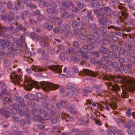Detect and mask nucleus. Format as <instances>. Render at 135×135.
<instances>
[{
	"label": "nucleus",
	"instance_id": "ea45409f",
	"mask_svg": "<svg viewBox=\"0 0 135 135\" xmlns=\"http://www.w3.org/2000/svg\"><path fill=\"white\" fill-rule=\"evenodd\" d=\"M122 97L123 98H127L128 97L127 94V92L125 90L122 89V93L121 94Z\"/></svg>",
	"mask_w": 135,
	"mask_h": 135
},
{
	"label": "nucleus",
	"instance_id": "7ed1b4c3",
	"mask_svg": "<svg viewBox=\"0 0 135 135\" xmlns=\"http://www.w3.org/2000/svg\"><path fill=\"white\" fill-rule=\"evenodd\" d=\"M41 85L43 90L45 91L56 90L58 88V86L55 84L45 81L41 82Z\"/></svg>",
	"mask_w": 135,
	"mask_h": 135
},
{
	"label": "nucleus",
	"instance_id": "5fc2aeb1",
	"mask_svg": "<svg viewBox=\"0 0 135 135\" xmlns=\"http://www.w3.org/2000/svg\"><path fill=\"white\" fill-rule=\"evenodd\" d=\"M71 60L75 63H77L80 60L79 59L74 56H72L71 58Z\"/></svg>",
	"mask_w": 135,
	"mask_h": 135
},
{
	"label": "nucleus",
	"instance_id": "f3484780",
	"mask_svg": "<svg viewBox=\"0 0 135 135\" xmlns=\"http://www.w3.org/2000/svg\"><path fill=\"white\" fill-rule=\"evenodd\" d=\"M99 10L103 13L109 12L112 11V9L109 7L106 6L100 8Z\"/></svg>",
	"mask_w": 135,
	"mask_h": 135
},
{
	"label": "nucleus",
	"instance_id": "0e129e2a",
	"mask_svg": "<svg viewBox=\"0 0 135 135\" xmlns=\"http://www.w3.org/2000/svg\"><path fill=\"white\" fill-rule=\"evenodd\" d=\"M8 18V17L6 15H1L0 16V19L1 20L6 21Z\"/></svg>",
	"mask_w": 135,
	"mask_h": 135
},
{
	"label": "nucleus",
	"instance_id": "37998d69",
	"mask_svg": "<svg viewBox=\"0 0 135 135\" xmlns=\"http://www.w3.org/2000/svg\"><path fill=\"white\" fill-rule=\"evenodd\" d=\"M46 26L45 28H47V30L49 31L51 30L53 28V26L52 25H49L47 23H46L45 24Z\"/></svg>",
	"mask_w": 135,
	"mask_h": 135
},
{
	"label": "nucleus",
	"instance_id": "13d9d810",
	"mask_svg": "<svg viewBox=\"0 0 135 135\" xmlns=\"http://www.w3.org/2000/svg\"><path fill=\"white\" fill-rule=\"evenodd\" d=\"M39 5L41 7H42L43 6L47 7L49 6V4L47 2L45 1H42V4Z\"/></svg>",
	"mask_w": 135,
	"mask_h": 135
},
{
	"label": "nucleus",
	"instance_id": "7c9ffc66",
	"mask_svg": "<svg viewBox=\"0 0 135 135\" xmlns=\"http://www.w3.org/2000/svg\"><path fill=\"white\" fill-rule=\"evenodd\" d=\"M61 17L64 18H67L70 16L69 14L66 11H61Z\"/></svg>",
	"mask_w": 135,
	"mask_h": 135
},
{
	"label": "nucleus",
	"instance_id": "8fccbe9b",
	"mask_svg": "<svg viewBox=\"0 0 135 135\" xmlns=\"http://www.w3.org/2000/svg\"><path fill=\"white\" fill-rule=\"evenodd\" d=\"M86 122V121L81 118L79 119L78 123L79 125H82Z\"/></svg>",
	"mask_w": 135,
	"mask_h": 135
},
{
	"label": "nucleus",
	"instance_id": "e433bc0d",
	"mask_svg": "<svg viewBox=\"0 0 135 135\" xmlns=\"http://www.w3.org/2000/svg\"><path fill=\"white\" fill-rule=\"evenodd\" d=\"M56 105L57 109L58 110H61L64 108L63 105L60 102L57 103L56 104Z\"/></svg>",
	"mask_w": 135,
	"mask_h": 135
},
{
	"label": "nucleus",
	"instance_id": "9d476101",
	"mask_svg": "<svg viewBox=\"0 0 135 135\" xmlns=\"http://www.w3.org/2000/svg\"><path fill=\"white\" fill-rule=\"evenodd\" d=\"M13 45L9 41V57H13L15 54L16 53L14 48L12 46Z\"/></svg>",
	"mask_w": 135,
	"mask_h": 135
},
{
	"label": "nucleus",
	"instance_id": "412c9836",
	"mask_svg": "<svg viewBox=\"0 0 135 135\" xmlns=\"http://www.w3.org/2000/svg\"><path fill=\"white\" fill-rule=\"evenodd\" d=\"M16 31L18 32L20 30L23 31H25L26 30V28L25 27H23L21 25L19 24L15 29Z\"/></svg>",
	"mask_w": 135,
	"mask_h": 135
},
{
	"label": "nucleus",
	"instance_id": "6e6d98bb",
	"mask_svg": "<svg viewBox=\"0 0 135 135\" xmlns=\"http://www.w3.org/2000/svg\"><path fill=\"white\" fill-rule=\"evenodd\" d=\"M50 7H51L52 8L56 9L57 7V6L56 4L54 2H51L50 4Z\"/></svg>",
	"mask_w": 135,
	"mask_h": 135
},
{
	"label": "nucleus",
	"instance_id": "cd10ccee",
	"mask_svg": "<svg viewBox=\"0 0 135 135\" xmlns=\"http://www.w3.org/2000/svg\"><path fill=\"white\" fill-rule=\"evenodd\" d=\"M1 113L2 116L4 117L5 118L8 117V111H5L4 109L1 110Z\"/></svg>",
	"mask_w": 135,
	"mask_h": 135
},
{
	"label": "nucleus",
	"instance_id": "680f3d73",
	"mask_svg": "<svg viewBox=\"0 0 135 135\" xmlns=\"http://www.w3.org/2000/svg\"><path fill=\"white\" fill-rule=\"evenodd\" d=\"M90 5L91 7L93 8H98V6L97 4L95 2H91Z\"/></svg>",
	"mask_w": 135,
	"mask_h": 135
},
{
	"label": "nucleus",
	"instance_id": "0eeeda50",
	"mask_svg": "<svg viewBox=\"0 0 135 135\" xmlns=\"http://www.w3.org/2000/svg\"><path fill=\"white\" fill-rule=\"evenodd\" d=\"M47 68L48 69L55 71L58 73H60L62 71V68L60 67L58 65L49 66H47Z\"/></svg>",
	"mask_w": 135,
	"mask_h": 135
},
{
	"label": "nucleus",
	"instance_id": "ddd939ff",
	"mask_svg": "<svg viewBox=\"0 0 135 135\" xmlns=\"http://www.w3.org/2000/svg\"><path fill=\"white\" fill-rule=\"evenodd\" d=\"M3 66L4 73L6 74H8V59L5 60L3 62Z\"/></svg>",
	"mask_w": 135,
	"mask_h": 135
},
{
	"label": "nucleus",
	"instance_id": "9b49d317",
	"mask_svg": "<svg viewBox=\"0 0 135 135\" xmlns=\"http://www.w3.org/2000/svg\"><path fill=\"white\" fill-rule=\"evenodd\" d=\"M107 18H101L98 20L99 26H102L105 27L107 26L106 24L107 23Z\"/></svg>",
	"mask_w": 135,
	"mask_h": 135
},
{
	"label": "nucleus",
	"instance_id": "774afa93",
	"mask_svg": "<svg viewBox=\"0 0 135 135\" xmlns=\"http://www.w3.org/2000/svg\"><path fill=\"white\" fill-rule=\"evenodd\" d=\"M118 2L116 0H114L113 1L110 2L109 3L110 5L112 6H114L117 4Z\"/></svg>",
	"mask_w": 135,
	"mask_h": 135
},
{
	"label": "nucleus",
	"instance_id": "f704fd0d",
	"mask_svg": "<svg viewBox=\"0 0 135 135\" xmlns=\"http://www.w3.org/2000/svg\"><path fill=\"white\" fill-rule=\"evenodd\" d=\"M19 107L18 104L14 103L9 105V109H18Z\"/></svg>",
	"mask_w": 135,
	"mask_h": 135
},
{
	"label": "nucleus",
	"instance_id": "603ef678",
	"mask_svg": "<svg viewBox=\"0 0 135 135\" xmlns=\"http://www.w3.org/2000/svg\"><path fill=\"white\" fill-rule=\"evenodd\" d=\"M76 3L77 4L78 7L80 8H83L84 7L83 4L80 2L79 1H77Z\"/></svg>",
	"mask_w": 135,
	"mask_h": 135
},
{
	"label": "nucleus",
	"instance_id": "bb28decb",
	"mask_svg": "<svg viewBox=\"0 0 135 135\" xmlns=\"http://www.w3.org/2000/svg\"><path fill=\"white\" fill-rule=\"evenodd\" d=\"M129 50H128L127 49L126 50V52H127V54L128 55H129L130 54H131V53L130 51V50L133 51L135 50V46L134 45H130L129 46Z\"/></svg>",
	"mask_w": 135,
	"mask_h": 135
},
{
	"label": "nucleus",
	"instance_id": "69168bd1",
	"mask_svg": "<svg viewBox=\"0 0 135 135\" xmlns=\"http://www.w3.org/2000/svg\"><path fill=\"white\" fill-rule=\"evenodd\" d=\"M49 22L50 24H52V25L53 26L56 25V22L55 20L53 18L50 19Z\"/></svg>",
	"mask_w": 135,
	"mask_h": 135
},
{
	"label": "nucleus",
	"instance_id": "393cba45",
	"mask_svg": "<svg viewBox=\"0 0 135 135\" xmlns=\"http://www.w3.org/2000/svg\"><path fill=\"white\" fill-rule=\"evenodd\" d=\"M24 97L26 99L29 100H33L35 99L34 95L30 93H28L27 95H25Z\"/></svg>",
	"mask_w": 135,
	"mask_h": 135
},
{
	"label": "nucleus",
	"instance_id": "2eb2a0df",
	"mask_svg": "<svg viewBox=\"0 0 135 135\" xmlns=\"http://www.w3.org/2000/svg\"><path fill=\"white\" fill-rule=\"evenodd\" d=\"M62 118L65 119L67 122L71 121L73 120V118L72 117L70 116L68 114L65 113H63Z\"/></svg>",
	"mask_w": 135,
	"mask_h": 135
},
{
	"label": "nucleus",
	"instance_id": "a18cd8bd",
	"mask_svg": "<svg viewBox=\"0 0 135 135\" xmlns=\"http://www.w3.org/2000/svg\"><path fill=\"white\" fill-rule=\"evenodd\" d=\"M109 131L115 134L117 132V130L115 127L112 126L110 127Z\"/></svg>",
	"mask_w": 135,
	"mask_h": 135
},
{
	"label": "nucleus",
	"instance_id": "aec40b11",
	"mask_svg": "<svg viewBox=\"0 0 135 135\" xmlns=\"http://www.w3.org/2000/svg\"><path fill=\"white\" fill-rule=\"evenodd\" d=\"M90 29L91 30L92 32L98 31L99 28L97 26V25L94 23H91L89 26Z\"/></svg>",
	"mask_w": 135,
	"mask_h": 135
},
{
	"label": "nucleus",
	"instance_id": "a878e982",
	"mask_svg": "<svg viewBox=\"0 0 135 135\" xmlns=\"http://www.w3.org/2000/svg\"><path fill=\"white\" fill-rule=\"evenodd\" d=\"M40 45L43 47H49L50 45L49 43H46L45 41V38L43 40L40 41Z\"/></svg>",
	"mask_w": 135,
	"mask_h": 135
},
{
	"label": "nucleus",
	"instance_id": "864d4df0",
	"mask_svg": "<svg viewBox=\"0 0 135 135\" xmlns=\"http://www.w3.org/2000/svg\"><path fill=\"white\" fill-rule=\"evenodd\" d=\"M78 131L77 129L74 128L71 130V132H70L69 134L71 135H74L75 134H76Z\"/></svg>",
	"mask_w": 135,
	"mask_h": 135
},
{
	"label": "nucleus",
	"instance_id": "f8f14e48",
	"mask_svg": "<svg viewBox=\"0 0 135 135\" xmlns=\"http://www.w3.org/2000/svg\"><path fill=\"white\" fill-rule=\"evenodd\" d=\"M32 71L35 72H41L45 71L47 70L46 68H44L42 67L39 66L38 67L37 66L33 65L31 68Z\"/></svg>",
	"mask_w": 135,
	"mask_h": 135
},
{
	"label": "nucleus",
	"instance_id": "20e7f679",
	"mask_svg": "<svg viewBox=\"0 0 135 135\" xmlns=\"http://www.w3.org/2000/svg\"><path fill=\"white\" fill-rule=\"evenodd\" d=\"M10 79L12 80V81L15 84H16L19 85L20 84V81H21L22 75H18L15 74L14 73H12L9 76Z\"/></svg>",
	"mask_w": 135,
	"mask_h": 135
},
{
	"label": "nucleus",
	"instance_id": "4d7b16f0",
	"mask_svg": "<svg viewBox=\"0 0 135 135\" xmlns=\"http://www.w3.org/2000/svg\"><path fill=\"white\" fill-rule=\"evenodd\" d=\"M74 88V85L71 84H68L66 86V88L67 89H73Z\"/></svg>",
	"mask_w": 135,
	"mask_h": 135
},
{
	"label": "nucleus",
	"instance_id": "4be33fe9",
	"mask_svg": "<svg viewBox=\"0 0 135 135\" xmlns=\"http://www.w3.org/2000/svg\"><path fill=\"white\" fill-rule=\"evenodd\" d=\"M42 106L48 110H51L52 108V105L48 103L45 102H44L42 104Z\"/></svg>",
	"mask_w": 135,
	"mask_h": 135
},
{
	"label": "nucleus",
	"instance_id": "72a5a7b5",
	"mask_svg": "<svg viewBox=\"0 0 135 135\" xmlns=\"http://www.w3.org/2000/svg\"><path fill=\"white\" fill-rule=\"evenodd\" d=\"M117 50L118 51H119V53L121 55H123L125 54L127 52H124V49L122 48L121 46H118L117 47Z\"/></svg>",
	"mask_w": 135,
	"mask_h": 135
},
{
	"label": "nucleus",
	"instance_id": "3c124183",
	"mask_svg": "<svg viewBox=\"0 0 135 135\" xmlns=\"http://www.w3.org/2000/svg\"><path fill=\"white\" fill-rule=\"evenodd\" d=\"M110 40L108 38H104L103 40V44L104 45L108 44L110 43Z\"/></svg>",
	"mask_w": 135,
	"mask_h": 135
},
{
	"label": "nucleus",
	"instance_id": "338daca9",
	"mask_svg": "<svg viewBox=\"0 0 135 135\" xmlns=\"http://www.w3.org/2000/svg\"><path fill=\"white\" fill-rule=\"evenodd\" d=\"M25 35L24 33L20 37V40L22 42H24L25 41Z\"/></svg>",
	"mask_w": 135,
	"mask_h": 135
},
{
	"label": "nucleus",
	"instance_id": "f257e3e1",
	"mask_svg": "<svg viewBox=\"0 0 135 135\" xmlns=\"http://www.w3.org/2000/svg\"><path fill=\"white\" fill-rule=\"evenodd\" d=\"M103 78L104 80L110 81L111 80L114 82H122L127 84L129 87L132 89H135V83L134 80L129 79L125 76H120L119 75L114 76L105 75Z\"/></svg>",
	"mask_w": 135,
	"mask_h": 135
},
{
	"label": "nucleus",
	"instance_id": "c9c22d12",
	"mask_svg": "<svg viewBox=\"0 0 135 135\" xmlns=\"http://www.w3.org/2000/svg\"><path fill=\"white\" fill-rule=\"evenodd\" d=\"M50 131L54 133L57 132L60 133L61 132V131L57 127H55L51 128L50 129Z\"/></svg>",
	"mask_w": 135,
	"mask_h": 135
},
{
	"label": "nucleus",
	"instance_id": "f03ea898",
	"mask_svg": "<svg viewBox=\"0 0 135 135\" xmlns=\"http://www.w3.org/2000/svg\"><path fill=\"white\" fill-rule=\"evenodd\" d=\"M8 30V27L5 26H0V36L1 37L4 36L5 40H0V46H1L3 48L6 47V45L8 42V35L7 34L5 36V33Z\"/></svg>",
	"mask_w": 135,
	"mask_h": 135
},
{
	"label": "nucleus",
	"instance_id": "b1692460",
	"mask_svg": "<svg viewBox=\"0 0 135 135\" xmlns=\"http://www.w3.org/2000/svg\"><path fill=\"white\" fill-rule=\"evenodd\" d=\"M99 51L102 53L107 54L109 51V50L107 48L102 46L99 48Z\"/></svg>",
	"mask_w": 135,
	"mask_h": 135
},
{
	"label": "nucleus",
	"instance_id": "c03bdc74",
	"mask_svg": "<svg viewBox=\"0 0 135 135\" xmlns=\"http://www.w3.org/2000/svg\"><path fill=\"white\" fill-rule=\"evenodd\" d=\"M40 115H37L33 116L32 120L33 122H36L39 120Z\"/></svg>",
	"mask_w": 135,
	"mask_h": 135
},
{
	"label": "nucleus",
	"instance_id": "5701e85b",
	"mask_svg": "<svg viewBox=\"0 0 135 135\" xmlns=\"http://www.w3.org/2000/svg\"><path fill=\"white\" fill-rule=\"evenodd\" d=\"M75 105H71L70 108V112L72 114L76 115L77 114L76 109L75 108Z\"/></svg>",
	"mask_w": 135,
	"mask_h": 135
},
{
	"label": "nucleus",
	"instance_id": "49530a36",
	"mask_svg": "<svg viewBox=\"0 0 135 135\" xmlns=\"http://www.w3.org/2000/svg\"><path fill=\"white\" fill-rule=\"evenodd\" d=\"M99 31L103 33H105L107 31L106 28L105 27H100L99 28Z\"/></svg>",
	"mask_w": 135,
	"mask_h": 135
},
{
	"label": "nucleus",
	"instance_id": "58836bf2",
	"mask_svg": "<svg viewBox=\"0 0 135 135\" xmlns=\"http://www.w3.org/2000/svg\"><path fill=\"white\" fill-rule=\"evenodd\" d=\"M48 58V55L45 52H44L42 54L41 57V58L42 59L45 60H47Z\"/></svg>",
	"mask_w": 135,
	"mask_h": 135
},
{
	"label": "nucleus",
	"instance_id": "423d86ee",
	"mask_svg": "<svg viewBox=\"0 0 135 135\" xmlns=\"http://www.w3.org/2000/svg\"><path fill=\"white\" fill-rule=\"evenodd\" d=\"M46 12L48 14L51 15L54 17H55L58 13V9L52 8H47L46 9Z\"/></svg>",
	"mask_w": 135,
	"mask_h": 135
},
{
	"label": "nucleus",
	"instance_id": "4468645a",
	"mask_svg": "<svg viewBox=\"0 0 135 135\" xmlns=\"http://www.w3.org/2000/svg\"><path fill=\"white\" fill-rule=\"evenodd\" d=\"M114 35L120 36L122 35L124 38H125L126 37L127 38H128L129 37L130 38V37L131 36L129 34H127L123 33V32H122L119 31H116L114 32Z\"/></svg>",
	"mask_w": 135,
	"mask_h": 135
},
{
	"label": "nucleus",
	"instance_id": "6ab92c4d",
	"mask_svg": "<svg viewBox=\"0 0 135 135\" xmlns=\"http://www.w3.org/2000/svg\"><path fill=\"white\" fill-rule=\"evenodd\" d=\"M108 85L109 86H112L113 90L115 91H117L120 89V87L119 86L117 85H112V83L109 82L108 83Z\"/></svg>",
	"mask_w": 135,
	"mask_h": 135
},
{
	"label": "nucleus",
	"instance_id": "473e14b6",
	"mask_svg": "<svg viewBox=\"0 0 135 135\" xmlns=\"http://www.w3.org/2000/svg\"><path fill=\"white\" fill-rule=\"evenodd\" d=\"M47 52L51 55H53L55 53V51L54 49L52 47H50L47 49Z\"/></svg>",
	"mask_w": 135,
	"mask_h": 135
},
{
	"label": "nucleus",
	"instance_id": "c756f323",
	"mask_svg": "<svg viewBox=\"0 0 135 135\" xmlns=\"http://www.w3.org/2000/svg\"><path fill=\"white\" fill-rule=\"evenodd\" d=\"M117 122L120 127H123L124 124V121L120 118H118L117 119Z\"/></svg>",
	"mask_w": 135,
	"mask_h": 135
},
{
	"label": "nucleus",
	"instance_id": "39448f33",
	"mask_svg": "<svg viewBox=\"0 0 135 135\" xmlns=\"http://www.w3.org/2000/svg\"><path fill=\"white\" fill-rule=\"evenodd\" d=\"M35 83L32 80L27 79L25 81L24 89L28 91H30L33 88Z\"/></svg>",
	"mask_w": 135,
	"mask_h": 135
},
{
	"label": "nucleus",
	"instance_id": "bf43d9fd",
	"mask_svg": "<svg viewBox=\"0 0 135 135\" xmlns=\"http://www.w3.org/2000/svg\"><path fill=\"white\" fill-rule=\"evenodd\" d=\"M79 37L80 39L83 40H85L86 38L85 35L82 33H81L79 35Z\"/></svg>",
	"mask_w": 135,
	"mask_h": 135
},
{
	"label": "nucleus",
	"instance_id": "dca6fc26",
	"mask_svg": "<svg viewBox=\"0 0 135 135\" xmlns=\"http://www.w3.org/2000/svg\"><path fill=\"white\" fill-rule=\"evenodd\" d=\"M14 99L16 102L20 103L24 101V98L22 97H20L19 95L17 94H15L14 97Z\"/></svg>",
	"mask_w": 135,
	"mask_h": 135
},
{
	"label": "nucleus",
	"instance_id": "a211bd4d",
	"mask_svg": "<svg viewBox=\"0 0 135 135\" xmlns=\"http://www.w3.org/2000/svg\"><path fill=\"white\" fill-rule=\"evenodd\" d=\"M135 124L134 122L131 120H128L126 123V127L128 129H131V127Z\"/></svg>",
	"mask_w": 135,
	"mask_h": 135
},
{
	"label": "nucleus",
	"instance_id": "c85d7f7f",
	"mask_svg": "<svg viewBox=\"0 0 135 135\" xmlns=\"http://www.w3.org/2000/svg\"><path fill=\"white\" fill-rule=\"evenodd\" d=\"M14 17V13H13L10 12L9 13V24H10L12 25V23H15V22L13 23L11 21L13 19Z\"/></svg>",
	"mask_w": 135,
	"mask_h": 135
},
{
	"label": "nucleus",
	"instance_id": "052dcab7",
	"mask_svg": "<svg viewBox=\"0 0 135 135\" xmlns=\"http://www.w3.org/2000/svg\"><path fill=\"white\" fill-rule=\"evenodd\" d=\"M60 59L62 61H64L65 60V54L63 52L61 53L59 56Z\"/></svg>",
	"mask_w": 135,
	"mask_h": 135
},
{
	"label": "nucleus",
	"instance_id": "79ce46f5",
	"mask_svg": "<svg viewBox=\"0 0 135 135\" xmlns=\"http://www.w3.org/2000/svg\"><path fill=\"white\" fill-rule=\"evenodd\" d=\"M75 91L73 90H70L67 93V96L69 98H71L74 93Z\"/></svg>",
	"mask_w": 135,
	"mask_h": 135
},
{
	"label": "nucleus",
	"instance_id": "a19ab883",
	"mask_svg": "<svg viewBox=\"0 0 135 135\" xmlns=\"http://www.w3.org/2000/svg\"><path fill=\"white\" fill-rule=\"evenodd\" d=\"M91 53L92 55L95 57H98L100 56V54L98 52H90Z\"/></svg>",
	"mask_w": 135,
	"mask_h": 135
},
{
	"label": "nucleus",
	"instance_id": "09e8293b",
	"mask_svg": "<svg viewBox=\"0 0 135 135\" xmlns=\"http://www.w3.org/2000/svg\"><path fill=\"white\" fill-rule=\"evenodd\" d=\"M68 31V30L66 28H64L62 29L61 30V34L63 35H65L67 32Z\"/></svg>",
	"mask_w": 135,
	"mask_h": 135
},
{
	"label": "nucleus",
	"instance_id": "1a4fd4ad",
	"mask_svg": "<svg viewBox=\"0 0 135 135\" xmlns=\"http://www.w3.org/2000/svg\"><path fill=\"white\" fill-rule=\"evenodd\" d=\"M83 72L86 75L91 76L94 77H95L98 74L97 72H94L87 69H83Z\"/></svg>",
	"mask_w": 135,
	"mask_h": 135
},
{
	"label": "nucleus",
	"instance_id": "e2e57ef3",
	"mask_svg": "<svg viewBox=\"0 0 135 135\" xmlns=\"http://www.w3.org/2000/svg\"><path fill=\"white\" fill-rule=\"evenodd\" d=\"M14 27L12 26H9V32L11 33L12 34L14 33L13 30Z\"/></svg>",
	"mask_w": 135,
	"mask_h": 135
},
{
	"label": "nucleus",
	"instance_id": "de8ad7c7",
	"mask_svg": "<svg viewBox=\"0 0 135 135\" xmlns=\"http://www.w3.org/2000/svg\"><path fill=\"white\" fill-rule=\"evenodd\" d=\"M26 5L28 7H30L32 8H35L36 7V6L33 4H32L31 3L27 1L26 2Z\"/></svg>",
	"mask_w": 135,
	"mask_h": 135
},
{
	"label": "nucleus",
	"instance_id": "4c0bfd02",
	"mask_svg": "<svg viewBox=\"0 0 135 135\" xmlns=\"http://www.w3.org/2000/svg\"><path fill=\"white\" fill-rule=\"evenodd\" d=\"M98 31H96L93 32V38H99L100 35Z\"/></svg>",
	"mask_w": 135,
	"mask_h": 135
},
{
	"label": "nucleus",
	"instance_id": "2f4dec72",
	"mask_svg": "<svg viewBox=\"0 0 135 135\" xmlns=\"http://www.w3.org/2000/svg\"><path fill=\"white\" fill-rule=\"evenodd\" d=\"M26 120L28 124H30L31 123V118L30 117V114L26 113Z\"/></svg>",
	"mask_w": 135,
	"mask_h": 135
},
{
	"label": "nucleus",
	"instance_id": "6e6552de",
	"mask_svg": "<svg viewBox=\"0 0 135 135\" xmlns=\"http://www.w3.org/2000/svg\"><path fill=\"white\" fill-rule=\"evenodd\" d=\"M61 7L60 8L61 11H66L70 8V6L69 3L62 1L61 3Z\"/></svg>",
	"mask_w": 135,
	"mask_h": 135
}]
</instances>
